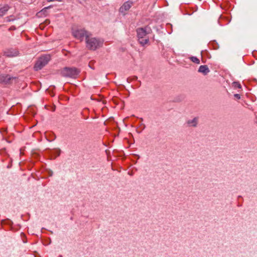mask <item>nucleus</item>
I'll return each instance as SVG.
<instances>
[{
	"instance_id": "nucleus-9",
	"label": "nucleus",
	"mask_w": 257,
	"mask_h": 257,
	"mask_svg": "<svg viewBox=\"0 0 257 257\" xmlns=\"http://www.w3.org/2000/svg\"><path fill=\"white\" fill-rule=\"evenodd\" d=\"M11 80V77L9 75H0V83H9Z\"/></svg>"
},
{
	"instance_id": "nucleus-4",
	"label": "nucleus",
	"mask_w": 257,
	"mask_h": 257,
	"mask_svg": "<svg viewBox=\"0 0 257 257\" xmlns=\"http://www.w3.org/2000/svg\"><path fill=\"white\" fill-rule=\"evenodd\" d=\"M51 58L50 55L42 56L39 58L34 66V69L36 71L41 70L50 61Z\"/></svg>"
},
{
	"instance_id": "nucleus-7",
	"label": "nucleus",
	"mask_w": 257,
	"mask_h": 257,
	"mask_svg": "<svg viewBox=\"0 0 257 257\" xmlns=\"http://www.w3.org/2000/svg\"><path fill=\"white\" fill-rule=\"evenodd\" d=\"M133 4V3L132 2L127 1L125 2L119 9L120 13L124 14L132 7Z\"/></svg>"
},
{
	"instance_id": "nucleus-6",
	"label": "nucleus",
	"mask_w": 257,
	"mask_h": 257,
	"mask_svg": "<svg viewBox=\"0 0 257 257\" xmlns=\"http://www.w3.org/2000/svg\"><path fill=\"white\" fill-rule=\"evenodd\" d=\"M19 54V51L15 49H7L4 52V55L8 57H16L18 56Z\"/></svg>"
},
{
	"instance_id": "nucleus-2",
	"label": "nucleus",
	"mask_w": 257,
	"mask_h": 257,
	"mask_svg": "<svg viewBox=\"0 0 257 257\" xmlns=\"http://www.w3.org/2000/svg\"><path fill=\"white\" fill-rule=\"evenodd\" d=\"M151 31V29L149 27L145 28H141L137 30L138 37L140 43L144 46L149 42V38L147 37V34Z\"/></svg>"
},
{
	"instance_id": "nucleus-12",
	"label": "nucleus",
	"mask_w": 257,
	"mask_h": 257,
	"mask_svg": "<svg viewBox=\"0 0 257 257\" xmlns=\"http://www.w3.org/2000/svg\"><path fill=\"white\" fill-rule=\"evenodd\" d=\"M9 9V7L8 5H5L0 9V17L3 16L6 14Z\"/></svg>"
},
{
	"instance_id": "nucleus-11",
	"label": "nucleus",
	"mask_w": 257,
	"mask_h": 257,
	"mask_svg": "<svg viewBox=\"0 0 257 257\" xmlns=\"http://www.w3.org/2000/svg\"><path fill=\"white\" fill-rule=\"evenodd\" d=\"M198 118L197 117H194L192 119H190L187 121V124L190 126H196L198 124Z\"/></svg>"
},
{
	"instance_id": "nucleus-14",
	"label": "nucleus",
	"mask_w": 257,
	"mask_h": 257,
	"mask_svg": "<svg viewBox=\"0 0 257 257\" xmlns=\"http://www.w3.org/2000/svg\"><path fill=\"white\" fill-rule=\"evenodd\" d=\"M233 86L235 88H241V85L237 82H234L233 83Z\"/></svg>"
},
{
	"instance_id": "nucleus-16",
	"label": "nucleus",
	"mask_w": 257,
	"mask_h": 257,
	"mask_svg": "<svg viewBox=\"0 0 257 257\" xmlns=\"http://www.w3.org/2000/svg\"><path fill=\"white\" fill-rule=\"evenodd\" d=\"M234 96L235 98H237L238 99L240 98V95L239 94H235L234 95Z\"/></svg>"
},
{
	"instance_id": "nucleus-17",
	"label": "nucleus",
	"mask_w": 257,
	"mask_h": 257,
	"mask_svg": "<svg viewBox=\"0 0 257 257\" xmlns=\"http://www.w3.org/2000/svg\"><path fill=\"white\" fill-rule=\"evenodd\" d=\"M48 2H53V1H59L60 2L62 0H47Z\"/></svg>"
},
{
	"instance_id": "nucleus-3",
	"label": "nucleus",
	"mask_w": 257,
	"mask_h": 257,
	"mask_svg": "<svg viewBox=\"0 0 257 257\" xmlns=\"http://www.w3.org/2000/svg\"><path fill=\"white\" fill-rule=\"evenodd\" d=\"M80 70L75 67H65L61 71L62 76L75 78L79 75Z\"/></svg>"
},
{
	"instance_id": "nucleus-19",
	"label": "nucleus",
	"mask_w": 257,
	"mask_h": 257,
	"mask_svg": "<svg viewBox=\"0 0 257 257\" xmlns=\"http://www.w3.org/2000/svg\"><path fill=\"white\" fill-rule=\"evenodd\" d=\"M145 127V125H144L143 129Z\"/></svg>"
},
{
	"instance_id": "nucleus-1",
	"label": "nucleus",
	"mask_w": 257,
	"mask_h": 257,
	"mask_svg": "<svg viewBox=\"0 0 257 257\" xmlns=\"http://www.w3.org/2000/svg\"><path fill=\"white\" fill-rule=\"evenodd\" d=\"M86 47L88 49L91 50H95L100 47L103 44V41L92 37L90 35L86 36Z\"/></svg>"
},
{
	"instance_id": "nucleus-15",
	"label": "nucleus",
	"mask_w": 257,
	"mask_h": 257,
	"mask_svg": "<svg viewBox=\"0 0 257 257\" xmlns=\"http://www.w3.org/2000/svg\"><path fill=\"white\" fill-rule=\"evenodd\" d=\"M49 8H50V7H46V8H44L43 9H42V10L39 12V13H40V14H44V13L46 12L47 10L48 9H49Z\"/></svg>"
},
{
	"instance_id": "nucleus-13",
	"label": "nucleus",
	"mask_w": 257,
	"mask_h": 257,
	"mask_svg": "<svg viewBox=\"0 0 257 257\" xmlns=\"http://www.w3.org/2000/svg\"><path fill=\"white\" fill-rule=\"evenodd\" d=\"M190 59L194 63L199 64L200 63V60L198 58L195 56H192L190 57Z\"/></svg>"
},
{
	"instance_id": "nucleus-18",
	"label": "nucleus",
	"mask_w": 257,
	"mask_h": 257,
	"mask_svg": "<svg viewBox=\"0 0 257 257\" xmlns=\"http://www.w3.org/2000/svg\"><path fill=\"white\" fill-rule=\"evenodd\" d=\"M168 25H170V26H172L171 24H169Z\"/></svg>"
},
{
	"instance_id": "nucleus-5",
	"label": "nucleus",
	"mask_w": 257,
	"mask_h": 257,
	"mask_svg": "<svg viewBox=\"0 0 257 257\" xmlns=\"http://www.w3.org/2000/svg\"><path fill=\"white\" fill-rule=\"evenodd\" d=\"M73 36L78 40L82 41L85 37L88 36V33L84 29H77L73 30L72 32Z\"/></svg>"
},
{
	"instance_id": "nucleus-8",
	"label": "nucleus",
	"mask_w": 257,
	"mask_h": 257,
	"mask_svg": "<svg viewBox=\"0 0 257 257\" xmlns=\"http://www.w3.org/2000/svg\"><path fill=\"white\" fill-rule=\"evenodd\" d=\"M198 72L206 75L210 72V70L207 65H201L199 68Z\"/></svg>"
},
{
	"instance_id": "nucleus-10",
	"label": "nucleus",
	"mask_w": 257,
	"mask_h": 257,
	"mask_svg": "<svg viewBox=\"0 0 257 257\" xmlns=\"http://www.w3.org/2000/svg\"><path fill=\"white\" fill-rule=\"evenodd\" d=\"M61 153V150L59 149H55L51 151L50 154L53 159H55L56 157L60 156Z\"/></svg>"
}]
</instances>
